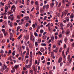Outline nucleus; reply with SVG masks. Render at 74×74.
<instances>
[{
	"instance_id": "nucleus-1",
	"label": "nucleus",
	"mask_w": 74,
	"mask_h": 74,
	"mask_svg": "<svg viewBox=\"0 0 74 74\" xmlns=\"http://www.w3.org/2000/svg\"><path fill=\"white\" fill-rule=\"evenodd\" d=\"M15 69H14V68L12 69V70H11V72L12 73H13L14 72H15Z\"/></svg>"
},
{
	"instance_id": "nucleus-2",
	"label": "nucleus",
	"mask_w": 74,
	"mask_h": 74,
	"mask_svg": "<svg viewBox=\"0 0 74 74\" xmlns=\"http://www.w3.org/2000/svg\"><path fill=\"white\" fill-rule=\"evenodd\" d=\"M33 33L31 32L30 34H31V38H30V40H32V38L33 37Z\"/></svg>"
},
{
	"instance_id": "nucleus-3",
	"label": "nucleus",
	"mask_w": 74,
	"mask_h": 74,
	"mask_svg": "<svg viewBox=\"0 0 74 74\" xmlns=\"http://www.w3.org/2000/svg\"><path fill=\"white\" fill-rule=\"evenodd\" d=\"M62 57H60V58H59V60H58V63H60V62H61V61H62Z\"/></svg>"
},
{
	"instance_id": "nucleus-4",
	"label": "nucleus",
	"mask_w": 74,
	"mask_h": 74,
	"mask_svg": "<svg viewBox=\"0 0 74 74\" xmlns=\"http://www.w3.org/2000/svg\"><path fill=\"white\" fill-rule=\"evenodd\" d=\"M55 5V3L53 2H52L50 4L51 8H52L53 7V5Z\"/></svg>"
},
{
	"instance_id": "nucleus-5",
	"label": "nucleus",
	"mask_w": 74,
	"mask_h": 74,
	"mask_svg": "<svg viewBox=\"0 0 74 74\" xmlns=\"http://www.w3.org/2000/svg\"><path fill=\"white\" fill-rule=\"evenodd\" d=\"M3 66L4 67H3V70H4V69H7V66H6V65H5V64H3Z\"/></svg>"
},
{
	"instance_id": "nucleus-6",
	"label": "nucleus",
	"mask_w": 74,
	"mask_h": 74,
	"mask_svg": "<svg viewBox=\"0 0 74 74\" xmlns=\"http://www.w3.org/2000/svg\"><path fill=\"white\" fill-rule=\"evenodd\" d=\"M3 33L4 34L5 36H7V35H8V33H7V32L6 31L4 32H3Z\"/></svg>"
},
{
	"instance_id": "nucleus-7",
	"label": "nucleus",
	"mask_w": 74,
	"mask_h": 74,
	"mask_svg": "<svg viewBox=\"0 0 74 74\" xmlns=\"http://www.w3.org/2000/svg\"><path fill=\"white\" fill-rule=\"evenodd\" d=\"M20 28H21V27L18 26L17 27V30H16V32H18V31H19V30L20 29Z\"/></svg>"
},
{
	"instance_id": "nucleus-8",
	"label": "nucleus",
	"mask_w": 74,
	"mask_h": 74,
	"mask_svg": "<svg viewBox=\"0 0 74 74\" xmlns=\"http://www.w3.org/2000/svg\"><path fill=\"white\" fill-rule=\"evenodd\" d=\"M32 60H33V58H32V57H31V58L29 60V62H30V63H31V64L32 63Z\"/></svg>"
},
{
	"instance_id": "nucleus-9",
	"label": "nucleus",
	"mask_w": 74,
	"mask_h": 74,
	"mask_svg": "<svg viewBox=\"0 0 74 74\" xmlns=\"http://www.w3.org/2000/svg\"><path fill=\"white\" fill-rule=\"evenodd\" d=\"M24 18L26 19V21H27V20L29 19V16H27L24 17Z\"/></svg>"
},
{
	"instance_id": "nucleus-10",
	"label": "nucleus",
	"mask_w": 74,
	"mask_h": 74,
	"mask_svg": "<svg viewBox=\"0 0 74 74\" xmlns=\"http://www.w3.org/2000/svg\"><path fill=\"white\" fill-rule=\"evenodd\" d=\"M31 66H32V63H30L27 66V68H30V67H31Z\"/></svg>"
},
{
	"instance_id": "nucleus-11",
	"label": "nucleus",
	"mask_w": 74,
	"mask_h": 74,
	"mask_svg": "<svg viewBox=\"0 0 74 74\" xmlns=\"http://www.w3.org/2000/svg\"><path fill=\"white\" fill-rule=\"evenodd\" d=\"M29 47L30 48H32L33 47V45L32 44H30L29 45Z\"/></svg>"
},
{
	"instance_id": "nucleus-12",
	"label": "nucleus",
	"mask_w": 74,
	"mask_h": 74,
	"mask_svg": "<svg viewBox=\"0 0 74 74\" xmlns=\"http://www.w3.org/2000/svg\"><path fill=\"white\" fill-rule=\"evenodd\" d=\"M18 67H19V65H16L14 66V68L15 69H18Z\"/></svg>"
},
{
	"instance_id": "nucleus-13",
	"label": "nucleus",
	"mask_w": 74,
	"mask_h": 74,
	"mask_svg": "<svg viewBox=\"0 0 74 74\" xmlns=\"http://www.w3.org/2000/svg\"><path fill=\"white\" fill-rule=\"evenodd\" d=\"M56 15H57V16H58L59 17L60 16V15L58 13H56Z\"/></svg>"
},
{
	"instance_id": "nucleus-14",
	"label": "nucleus",
	"mask_w": 74,
	"mask_h": 74,
	"mask_svg": "<svg viewBox=\"0 0 74 74\" xmlns=\"http://www.w3.org/2000/svg\"><path fill=\"white\" fill-rule=\"evenodd\" d=\"M34 34L36 37L38 36V34H37V33L36 32H34Z\"/></svg>"
},
{
	"instance_id": "nucleus-15",
	"label": "nucleus",
	"mask_w": 74,
	"mask_h": 74,
	"mask_svg": "<svg viewBox=\"0 0 74 74\" xmlns=\"http://www.w3.org/2000/svg\"><path fill=\"white\" fill-rule=\"evenodd\" d=\"M43 38L44 39V40H45L47 38V36L45 35L43 36Z\"/></svg>"
},
{
	"instance_id": "nucleus-16",
	"label": "nucleus",
	"mask_w": 74,
	"mask_h": 74,
	"mask_svg": "<svg viewBox=\"0 0 74 74\" xmlns=\"http://www.w3.org/2000/svg\"><path fill=\"white\" fill-rule=\"evenodd\" d=\"M68 11L67 10H65V12H64V15L65 16L66 15V14H67V12Z\"/></svg>"
},
{
	"instance_id": "nucleus-17",
	"label": "nucleus",
	"mask_w": 74,
	"mask_h": 74,
	"mask_svg": "<svg viewBox=\"0 0 74 74\" xmlns=\"http://www.w3.org/2000/svg\"><path fill=\"white\" fill-rule=\"evenodd\" d=\"M41 45H42V46H44V47H45V46H46V44L42 43L41 44Z\"/></svg>"
},
{
	"instance_id": "nucleus-18",
	"label": "nucleus",
	"mask_w": 74,
	"mask_h": 74,
	"mask_svg": "<svg viewBox=\"0 0 74 74\" xmlns=\"http://www.w3.org/2000/svg\"><path fill=\"white\" fill-rule=\"evenodd\" d=\"M40 26L39 25H38L36 27L37 29H40Z\"/></svg>"
},
{
	"instance_id": "nucleus-19",
	"label": "nucleus",
	"mask_w": 74,
	"mask_h": 74,
	"mask_svg": "<svg viewBox=\"0 0 74 74\" xmlns=\"http://www.w3.org/2000/svg\"><path fill=\"white\" fill-rule=\"evenodd\" d=\"M35 5H38V1H36L35 2Z\"/></svg>"
},
{
	"instance_id": "nucleus-20",
	"label": "nucleus",
	"mask_w": 74,
	"mask_h": 74,
	"mask_svg": "<svg viewBox=\"0 0 74 74\" xmlns=\"http://www.w3.org/2000/svg\"><path fill=\"white\" fill-rule=\"evenodd\" d=\"M9 70V69H8V68H7L6 69V70H5V72H6V73H7V72H8V71Z\"/></svg>"
},
{
	"instance_id": "nucleus-21",
	"label": "nucleus",
	"mask_w": 74,
	"mask_h": 74,
	"mask_svg": "<svg viewBox=\"0 0 74 74\" xmlns=\"http://www.w3.org/2000/svg\"><path fill=\"white\" fill-rule=\"evenodd\" d=\"M17 19H20L21 18V17H20V16L19 15H17Z\"/></svg>"
},
{
	"instance_id": "nucleus-22",
	"label": "nucleus",
	"mask_w": 74,
	"mask_h": 74,
	"mask_svg": "<svg viewBox=\"0 0 74 74\" xmlns=\"http://www.w3.org/2000/svg\"><path fill=\"white\" fill-rule=\"evenodd\" d=\"M9 25L10 27H12V22H11L9 24Z\"/></svg>"
},
{
	"instance_id": "nucleus-23",
	"label": "nucleus",
	"mask_w": 74,
	"mask_h": 74,
	"mask_svg": "<svg viewBox=\"0 0 74 74\" xmlns=\"http://www.w3.org/2000/svg\"><path fill=\"white\" fill-rule=\"evenodd\" d=\"M54 56V53L53 52H51V56L52 57V56Z\"/></svg>"
},
{
	"instance_id": "nucleus-24",
	"label": "nucleus",
	"mask_w": 74,
	"mask_h": 74,
	"mask_svg": "<svg viewBox=\"0 0 74 74\" xmlns=\"http://www.w3.org/2000/svg\"><path fill=\"white\" fill-rule=\"evenodd\" d=\"M46 8L47 9H48L49 8V5L47 4L46 5Z\"/></svg>"
},
{
	"instance_id": "nucleus-25",
	"label": "nucleus",
	"mask_w": 74,
	"mask_h": 74,
	"mask_svg": "<svg viewBox=\"0 0 74 74\" xmlns=\"http://www.w3.org/2000/svg\"><path fill=\"white\" fill-rule=\"evenodd\" d=\"M71 25V23H69L67 25V27H69V26H70Z\"/></svg>"
},
{
	"instance_id": "nucleus-26",
	"label": "nucleus",
	"mask_w": 74,
	"mask_h": 74,
	"mask_svg": "<svg viewBox=\"0 0 74 74\" xmlns=\"http://www.w3.org/2000/svg\"><path fill=\"white\" fill-rule=\"evenodd\" d=\"M38 42H39V43H40L41 42V40L40 39H38Z\"/></svg>"
},
{
	"instance_id": "nucleus-27",
	"label": "nucleus",
	"mask_w": 74,
	"mask_h": 74,
	"mask_svg": "<svg viewBox=\"0 0 74 74\" xmlns=\"http://www.w3.org/2000/svg\"><path fill=\"white\" fill-rule=\"evenodd\" d=\"M8 54H10L11 53V50H10L8 52Z\"/></svg>"
},
{
	"instance_id": "nucleus-28",
	"label": "nucleus",
	"mask_w": 74,
	"mask_h": 74,
	"mask_svg": "<svg viewBox=\"0 0 74 74\" xmlns=\"http://www.w3.org/2000/svg\"><path fill=\"white\" fill-rule=\"evenodd\" d=\"M35 24H33L32 25L33 27H34V28H35V27H36V23H35Z\"/></svg>"
},
{
	"instance_id": "nucleus-29",
	"label": "nucleus",
	"mask_w": 74,
	"mask_h": 74,
	"mask_svg": "<svg viewBox=\"0 0 74 74\" xmlns=\"http://www.w3.org/2000/svg\"><path fill=\"white\" fill-rule=\"evenodd\" d=\"M30 73L31 74H33V71L32 70H31L30 71Z\"/></svg>"
},
{
	"instance_id": "nucleus-30",
	"label": "nucleus",
	"mask_w": 74,
	"mask_h": 74,
	"mask_svg": "<svg viewBox=\"0 0 74 74\" xmlns=\"http://www.w3.org/2000/svg\"><path fill=\"white\" fill-rule=\"evenodd\" d=\"M70 18H72V19H73V18H74V16H73V15L72 14L70 16Z\"/></svg>"
},
{
	"instance_id": "nucleus-31",
	"label": "nucleus",
	"mask_w": 74,
	"mask_h": 74,
	"mask_svg": "<svg viewBox=\"0 0 74 74\" xmlns=\"http://www.w3.org/2000/svg\"><path fill=\"white\" fill-rule=\"evenodd\" d=\"M29 60L28 59L26 61V64H27V63H28V62H29Z\"/></svg>"
},
{
	"instance_id": "nucleus-32",
	"label": "nucleus",
	"mask_w": 74,
	"mask_h": 74,
	"mask_svg": "<svg viewBox=\"0 0 74 74\" xmlns=\"http://www.w3.org/2000/svg\"><path fill=\"white\" fill-rule=\"evenodd\" d=\"M35 46H36V47H37L38 46V44H37V42H35Z\"/></svg>"
},
{
	"instance_id": "nucleus-33",
	"label": "nucleus",
	"mask_w": 74,
	"mask_h": 74,
	"mask_svg": "<svg viewBox=\"0 0 74 74\" xmlns=\"http://www.w3.org/2000/svg\"><path fill=\"white\" fill-rule=\"evenodd\" d=\"M61 2H60L59 5H58V7H60L61 6Z\"/></svg>"
},
{
	"instance_id": "nucleus-34",
	"label": "nucleus",
	"mask_w": 74,
	"mask_h": 74,
	"mask_svg": "<svg viewBox=\"0 0 74 74\" xmlns=\"http://www.w3.org/2000/svg\"><path fill=\"white\" fill-rule=\"evenodd\" d=\"M44 10H45V8H46V5H44L43 7Z\"/></svg>"
},
{
	"instance_id": "nucleus-35",
	"label": "nucleus",
	"mask_w": 74,
	"mask_h": 74,
	"mask_svg": "<svg viewBox=\"0 0 74 74\" xmlns=\"http://www.w3.org/2000/svg\"><path fill=\"white\" fill-rule=\"evenodd\" d=\"M40 33H43V32H44V31L43 30L41 29L40 31Z\"/></svg>"
},
{
	"instance_id": "nucleus-36",
	"label": "nucleus",
	"mask_w": 74,
	"mask_h": 74,
	"mask_svg": "<svg viewBox=\"0 0 74 74\" xmlns=\"http://www.w3.org/2000/svg\"><path fill=\"white\" fill-rule=\"evenodd\" d=\"M66 20L67 22H69V18L68 17L66 18Z\"/></svg>"
},
{
	"instance_id": "nucleus-37",
	"label": "nucleus",
	"mask_w": 74,
	"mask_h": 74,
	"mask_svg": "<svg viewBox=\"0 0 74 74\" xmlns=\"http://www.w3.org/2000/svg\"><path fill=\"white\" fill-rule=\"evenodd\" d=\"M70 34V32L68 31L66 32V34Z\"/></svg>"
},
{
	"instance_id": "nucleus-38",
	"label": "nucleus",
	"mask_w": 74,
	"mask_h": 74,
	"mask_svg": "<svg viewBox=\"0 0 74 74\" xmlns=\"http://www.w3.org/2000/svg\"><path fill=\"white\" fill-rule=\"evenodd\" d=\"M60 26L61 27H63L64 26L63 24V23H61L60 25Z\"/></svg>"
},
{
	"instance_id": "nucleus-39",
	"label": "nucleus",
	"mask_w": 74,
	"mask_h": 74,
	"mask_svg": "<svg viewBox=\"0 0 74 74\" xmlns=\"http://www.w3.org/2000/svg\"><path fill=\"white\" fill-rule=\"evenodd\" d=\"M15 51H14L12 53V56H14L15 55Z\"/></svg>"
},
{
	"instance_id": "nucleus-40",
	"label": "nucleus",
	"mask_w": 74,
	"mask_h": 74,
	"mask_svg": "<svg viewBox=\"0 0 74 74\" xmlns=\"http://www.w3.org/2000/svg\"><path fill=\"white\" fill-rule=\"evenodd\" d=\"M62 13V14L61 16V17L63 18V15H64V12H63Z\"/></svg>"
},
{
	"instance_id": "nucleus-41",
	"label": "nucleus",
	"mask_w": 74,
	"mask_h": 74,
	"mask_svg": "<svg viewBox=\"0 0 74 74\" xmlns=\"http://www.w3.org/2000/svg\"><path fill=\"white\" fill-rule=\"evenodd\" d=\"M64 50H63L62 53V56H64Z\"/></svg>"
},
{
	"instance_id": "nucleus-42",
	"label": "nucleus",
	"mask_w": 74,
	"mask_h": 74,
	"mask_svg": "<svg viewBox=\"0 0 74 74\" xmlns=\"http://www.w3.org/2000/svg\"><path fill=\"white\" fill-rule=\"evenodd\" d=\"M38 53L39 54H40V55H42V53L40 51H38Z\"/></svg>"
},
{
	"instance_id": "nucleus-43",
	"label": "nucleus",
	"mask_w": 74,
	"mask_h": 74,
	"mask_svg": "<svg viewBox=\"0 0 74 74\" xmlns=\"http://www.w3.org/2000/svg\"><path fill=\"white\" fill-rule=\"evenodd\" d=\"M21 38V35H20L19 37H18V40H20V38Z\"/></svg>"
},
{
	"instance_id": "nucleus-44",
	"label": "nucleus",
	"mask_w": 74,
	"mask_h": 74,
	"mask_svg": "<svg viewBox=\"0 0 74 74\" xmlns=\"http://www.w3.org/2000/svg\"><path fill=\"white\" fill-rule=\"evenodd\" d=\"M40 12L42 13L44 12V10L42 9H41L40 10Z\"/></svg>"
},
{
	"instance_id": "nucleus-45",
	"label": "nucleus",
	"mask_w": 74,
	"mask_h": 74,
	"mask_svg": "<svg viewBox=\"0 0 74 74\" xmlns=\"http://www.w3.org/2000/svg\"><path fill=\"white\" fill-rule=\"evenodd\" d=\"M64 41L65 42H67V39L66 38L64 39Z\"/></svg>"
},
{
	"instance_id": "nucleus-46",
	"label": "nucleus",
	"mask_w": 74,
	"mask_h": 74,
	"mask_svg": "<svg viewBox=\"0 0 74 74\" xmlns=\"http://www.w3.org/2000/svg\"><path fill=\"white\" fill-rule=\"evenodd\" d=\"M70 59V55H68V59Z\"/></svg>"
},
{
	"instance_id": "nucleus-47",
	"label": "nucleus",
	"mask_w": 74,
	"mask_h": 74,
	"mask_svg": "<svg viewBox=\"0 0 74 74\" xmlns=\"http://www.w3.org/2000/svg\"><path fill=\"white\" fill-rule=\"evenodd\" d=\"M0 38H3V35L2 34H0Z\"/></svg>"
},
{
	"instance_id": "nucleus-48",
	"label": "nucleus",
	"mask_w": 74,
	"mask_h": 74,
	"mask_svg": "<svg viewBox=\"0 0 74 74\" xmlns=\"http://www.w3.org/2000/svg\"><path fill=\"white\" fill-rule=\"evenodd\" d=\"M53 39H54V38H53V36L51 37V40L52 41H53Z\"/></svg>"
},
{
	"instance_id": "nucleus-49",
	"label": "nucleus",
	"mask_w": 74,
	"mask_h": 74,
	"mask_svg": "<svg viewBox=\"0 0 74 74\" xmlns=\"http://www.w3.org/2000/svg\"><path fill=\"white\" fill-rule=\"evenodd\" d=\"M53 48H56V45H54L53 46Z\"/></svg>"
},
{
	"instance_id": "nucleus-50",
	"label": "nucleus",
	"mask_w": 74,
	"mask_h": 74,
	"mask_svg": "<svg viewBox=\"0 0 74 74\" xmlns=\"http://www.w3.org/2000/svg\"><path fill=\"white\" fill-rule=\"evenodd\" d=\"M10 47H11V45L9 44L8 45V48H10Z\"/></svg>"
},
{
	"instance_id": "nucleus-51",
	"label": "nucleus",
	"mask_w": 74,
	"mask_h": 74,
	"mask_svg": "<svg viewBox=\"0 0 74 74\" xmlns=\"http://www.w3.org/2000/svg\"><path fill=\"white\" fill-rule=\"evenodd\" d=\"M14 19V17H12L11 19V20L12 21H13Z\"/></svg>"
},
{
	"instance_id": "nucleus-52",
	"label": "nucleus",
	"mask_w": 74,
	"mask_h": 74,
	"mask_svg": "<svg viewBox=\"0 0 74 74\" xmlns=\"http://www.w3.org/2000/svg\"><path fill=\"white\" fill-rule=\"evenodd\" d=\"M40 6H42L43 5V3H42V2H40Z\"/></svg>"
},
{
	"instance_id": "nucleus-53",
	"label": "nucleus",
	"mask_w": 74,
	"mask_h": 74,
	"mask_svg": "<svg viewBox=\"0 0 74 74\" xmlns=\"http://www.w3.org/2000/svg\"><path fill=\"white\" fill-rule=\"evenodd\" d=\"M62 2L63 4H65V1H64V0H62Z\"/></svg>"
},
{
	"instance_id": "nucleus-54",
	"label": "nucleus",
	"mask_w": 74,
	"mask_h": 74,
	"mask_svg": "<svg viewBox=\"0 0 74 74\" xmlns=\"http://www.w3.org/2000/svg\"><path fill=\"white\" fill-rule=\"evenodd\" d=\"M53 52H55V53H57V50H53Z\"/></svg>"
},
{
	"instance_id": "nucleus-55",
	"label": "nucleus",
	"mask_w": 74,
	"mask_h": 74,
	"mask_svg": "<svg viewBox=\"0 0 74 74\" xmlns=\"http://www.w3.org/2000/svg\"><path fill=\"white\" fill-rule=\"evenodd\" d=\"M55 35L57 36V35H58V32H57L55 33Z\"/></svg>"
},
{
	"instance_id": "nucleus-56",
	"label": "nucleus",
	"mask_w": 74,
	"mask_h": 74,
	"mask_svg": "<svg viewBox=\"0 0 74 74\" xmlns=\"http://www.w3.org/2000/svg\"><path fill=\"white\" fill-rule=\"evenodd\" d=\"M3 18L4 19H7V17H6V16H4Z\"/></svg>"
},
{
	"instance_id": "nucleus-57",
	"label": "nucleus",
	"mask_w": 74,
	"mask_h": 74,
	"mask_svg": "<svg viewBox=\"0 0 74 74\" xmlns=\"http://www.w3.org/2000/svg\"><path fill=\"white\" fill-rule=\"evenodd\" d=\"M40 51H41V52H43V51H44V49H40Z\"/></svg>"
},
{
	"instance_id": "nucleus-58",
	"label": "nucleus",
	"mask_w": 74,
	"mask_h": 74,
	"mask_svg": "<svg viewBox=\"0 0 74 74\" xmlns=\"http://www.w3.org/2000/svg\"><path fill=\"white\" fill-rule=\"evenodd\" d=\"M0 53H4V51L3 50H2L1 51Z\"/></svg>"
},
{
	"instance_id": "nucleus-59",
	"label": "nucleus",
	"mask_w": 74,
	"mask_h": 74,
	"mask_svg": "<svg viewBox=\"0 0 74 74\" xmlns=\"http://www.w3.org/2000/svg\"><path fill=\"white\" fill-rule=\"evenodd\" d=\"M34 4V1H31V4L33 5Z\"/></svg>"
},
{
	"instance_id": "nucleus-60",
	"label": "nucleus",
	"mask_w": 74,
	"mask_h": 74,
	"mask_svg": "<svg viewBox=\"0 0 74 74\" xmlns=\"http://www.w3.org/2000/svg\"><path fill=\"white\" fill-rule=\"evenodd\" d=\"M2 32H3V33H4V32H5V29H2Z\"/></svg>"
},
{
	"instance_id": "nucleus-61",
	"label": "nucleus",
	"mask_w": 74,
	"mask_h": 74,
	"mask_svg": "<svg viewBox=\"0 0 74 74\" xmlns=\"http://www.w3.org/2000/svg\"><path fill=\"white\" fill-rule=\"evenodd\" d=\"M21 12L22 13H23V14H25L26 12H25L24 11H21Z\"/></svg>"
},
{
	"instance_id": "nucleus-62",
	"label": "nucleus",
	"mask_w": 74,
	"mask_h": 74,
	"mask_svg": "<svg viewBox=\"0 0 74 74\" xmlns=\"http://www.w3.org/2000/svg\"><path fill=\"white\" fill-rule=\"evenodd\" d=\"M30 18H33V15L32 14H31L30 15Z\"/></svg>"
},
{
	"instance_id": "nucleus-63",
	"label": "nucleus",
	"mask_w": 74,
	"mask_h": 74,
	"mask_svg": "<svg viewBox=\"0 0 74 74\" xmlns=\"http://www.w3.org/2000/svg\"><path fill=\"white\" fill-rule=\"evenodd\" d=\"M8 7L7 6H5V10H8Z\"/></svg>"
},
{
	"instance_id": "nucleus-64",
	"label": "nucleus",
	"mask_w": 74,
	"mask_h": 74,
	"mask_svg": "<svg viewBox=\"0 0 74 74\" xmlns=\"http://www.w3.org/2000/svg\"><path fill=\"white\" fill-rule=\"evenodd\" d=\"M22 3L23 4H24V0H22Z\"/></svg>"
}]
</instances>
